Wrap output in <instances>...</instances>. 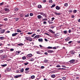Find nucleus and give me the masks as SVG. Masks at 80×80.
<instances>
[{"label":"nucleus","instance_id":"1","mask_svg":"<svg viewBox=\"0 0 80 80\" xmlns=\"http://www.w3.org/2000/svg\"><path fill=\"white\" fill-rule=\"evenodd\" d=\"M25 38L27 40H28L29 42H31V41H32V38L30 37H25Z\"/></svg>","mask_w":80,"mask_h":80},{"label":"nucleus","instance_id":"2","mask_svg":"<svg viewBox=\"0 0 80 80\" xmlns=\"http://www.w3.org/2000/svg\"><path fill=\"white\" fill-rule=\"evenodd\" d=\"M5 32V30L0 28V33H3Z\"/></svg>","mask_w":80,"mask_h":80},{"label":"nucleus","instance_id":"3","mask_svg":"<svg viewBox=\"0 0 80 80\" xmlns=\"http://www.w3.org/2000/svg\"><path fill=\"white\" fill-rule=\"evenodd\" d=\"M21 75H16V76H14V78H19V77H21Z\"/></svg>","mask_w":80,"mask_h":80},{"label":"nucleus","instance_id":"4","mask_svg":"<svg viewBox=\"0 0 80 80\" xmlns=\"http://www.w3.org/2000/svg\"><path fill=\"white\" fill-rule=\"evenodd\" d=\"M5 72H6V71H8V72H10L11 71V68H7L6 70H5Z\"/></svg>","mask_w":80,"mask_h":80},{"label":"nucleus","instance_id":"5","mask_svg":"<svg viewBox=\"0 0 80 80\" xmlns=\"http://www.w3.org/2000/svg\"><path fill=\"white\" fill-rule=\"evenodd\" d=\"M47 52L49 53H53L54 51L53 50H48Z\"/></svg>","mask_w":80,"mask_h":80},{"label":"nucleus","instance_id":"6","mask_svg":"<svg viewBox=\"0 0 80 80\" xmlns=\"http://www.w3.org/2000/svg\"><path fill=\"white\" fill-rule=\"evenodd\" d=\"M75 62V59L71 60L70 61V62L71 63H73Z\"/></svg>","mask_w":80,"mask_h":80},{"label":"nucleus","instance_id":"7","mask_svg":"<svg viewBox=\"0 0 80 80\" xmlns=\"http://www.w3.org/2000/svg\"><path fill=\"white\" fill-rule=\"evenodd\" d=\"M40 37V35H37L35 36V37L34 38V39H36V38H39Z\"/></svg>","mask_w":80,"mask_h":80},{"label":"nucleus","instance_id":"8","mask_svg":"<svg viewBox=\"0 0 80 80\" xmlns=\"http://www.w3.org/2000/svg\"><path fill=\"white\" fill-rule=\"evenodd\" d=\"M4 10H5V12H10V9L7 8H4Z\"/></svg>","mask_w":80,"mask_h":80},{"label":"nucleus","instance_id":"9","mask_svg":"<svg viewBox=\"0 0 80 80\" xmlns=\"http://www.w3.org/2000/svg\"><path fill=\"white\" fill-rule=\"evenodd\" d=\"M70 40V37H68L65 39V40L66 41H69Z\"/></svg>","mask_w":80,"mask_h":80},{"label":"nucleus","instance_id":"10","mask_svg":"<svg viewBox=\"0 0 80 80\" xmlns=\"http://www.w3.org/2000/svg\"><path fill=\"white\" fill-rule=\"evenodd\" d=\"M17 34H18V33H13L12 34V37H15V36H16V35H17Z\"/></svg>","mask_w":80,"mask_h":80},{"label":"nucleus","instance_id":"11","mask_svg":"<svg viewBox=\"0 0 80 80\" xmlns=\"http://www.w3.org/2000/svg\"><path fill=\"white\" fill-rule=\"evenodd\" d=\"M49 32H50L51 33H55V32H54L52 31V30L51 29H49Z\"/></svg>","mask_w":80,"mask_h":80},{"label":"nucleus","instance_id":"12","mask_svg":"<svg viewBox=\"0 0 80 80\" xmlns=\"http://www.w3.org/2000/svg\"><path fill=\"white\" fill-rule=\"evenodd\" d=\"M5 4H6V3L4 2H2V3H0V5L2 6V5H5Z\"/></svg>","mask_w":80,"mask_h":80},{"label":"nucleus","instance_id":"13","mask_svg":"<svg viewBox=\"0 0 80 80\" xmlns=\"http://www.w3.org/2000/svg\"><path fill=\"white\" fill-rule=\"evenodd\" d=\"M5 39V38L3 37H0V40H4Z\"/></svg>","mask_w":80,"mask_h":80},{"label":"nucleus","instance_id":"14","mask_svg":"<svg viewBox=\"0 0 80 80\" xmlns=\"http://www.w3.org/2000/svg\"><path fill=\"white\" fill-rule=\"evenodd\" d=\"M70 53L71 54H72V55H73V54L75 53V52L74 51V50L70 52Z\"/></svg>","mask_w":80,"mask_h":80},{"label":"nucleus","instance_id":"15","mask_svg":"<svg viewBox=\"0 0 80 80\" xmlns=\"http://www.w3.org/2000/svg\"><path fill=\"white\" fill-rule=\"evenodd\" d=\"M27 56L28 57H31L32 56V54H28Z\"/></svg>","mask_w":80,"mask_h":80},{"label":"nucleus","instance_id":"16","mask_svg":"<svg viewBox=\"0 0 80 80\" xmlns=\"http://www.w3.org/2000/svg\"><path fill=\"white\" fill-rule=\"evenodd\" d=\"M40 14H41V15H42L43 16H45V17L46 16L45 14L43 12H42V13L41 12Z\"/></svg>","mask_w":80,"mask_h":80},{"label":"nucleus","instance_id":"17","mask_svg":"<svg viewBox=\"0 0 80 80\" xmlns=\"http://www.w3.org/2000/svg\"><path fill=\"white\" fill-rule=\"evenodd\" d=\"M3 46V44L2 43V42H0V47H2Z\"/></svg>","mask_w":80,"mask_h":80},{"label":"nucleus","instance_id":"18","mask_svg":"<svg viewBox=\"0 0 80 80\" xmlns=\"http://www.w3.org/2000/svg\"><path fill=\"white\" fill-rule=\"evenodd\" d=\"M56 9L57 10H60V7H59L58 6H57L56 8Z\"/></svg>","mask_w":80,"mask_h":80},{"label":"nucleus","instance_id":"19","mask_svg":"<svg viewBox=\"0 0 80 80\" xmlns=\"http://www.w3.org/2000/svg\"><path fill=\"white\" fill-rule=\"evenodd\" d=\"M18 45L19 46H22V45H23V43H20L18 44Z\"/></svg>","mask_w":80,"mask_h":80},{"label":"nucleus","instance_id":"20","mask_svg":"<svg viewBox=\"0 0 80 80\" xmlns=\"http://www.w3.org/2000/svg\"><path fill=\"white\" fill-rule=\"evenodd\" d=\"M47 48H48V49H53V47L49 46Z\"/></svg>","mask_w":80,"mask_h":80},{"label":"nucleus","instance_id":"21","mask_svg":"<svg viewBox=\"0 0 80 80\" xmlns=\"http://www.w3.org/2000/svg\"><path fill=\"white\" fill-rule=\"evenodd\" d=\"M17 32H22V31L20 30L19 29H18L17 30Z\"/></svg>","mask_w":80,"mask_h":80},{"label":"nucleus","instance_id":"22","mask_svg":"<svg viewBox=\"0 0 80 80\" xmlns=\"http://www.w3.org/2000/svg\"><path fill=\"white\" fill-rule=\"evenodd\" d=\"M7 64H3V65H1V66L2 67H6V66H7Z\"/></svg>","mask_w":80,"mask_h":80},{"label":"nucleus","instance_id":"23","mask_svg":"<svg viewBox=\"0 0 80 80\" xmlns=\"http://www.w3.org/2000/svg\"><path fill=\"white\" fill-rule=\"evenodd\" d=\"M25 17H29V13H28L26 15H25Z\"/></svg>","mask_w":80,"mask_h":80},{"label":"nucleus","instance_id":"24","mask_svg":"<svg viewBox=\"0 0 80 80\" xmlns=\"http://www.w3.org/2000/svg\"><path fill=\"white\" fill-rule=\"evenodd\" d=\"M48 62V60L47 59H45L44 61V63H47Z\"/></svg>","mask_w":80,"mask_h":80},{"label":"nucleus","instance_id":"25","mask_svg":"<svg viewBox=\"0 0 80 80\" xmlns=\"http://www.w3.org/2000/svg\"><path fill=\"white\" fill-rule=\"evenodd\" d=\"M23 71H24V69H23V68H22L20 70V72H23Z\"/></svg>","mask_w":80,"mask_h":80},{"label":"nucleus","instance_id":"26","mask_svg":"<svg viewBox=\"0 0 80 80\" xmlns=\"http://www.w3.org/2000/svg\"><path fill=\"white\" fill-rule=\"evenodd\" d=\"M55 7V4H54L52 6L51 8H53V7Z\"/></svg>","mask_w":80,"mask_h":80},{"label":"nucleus","instance_id":"27","mask_svg":"<svg viewBox=\"0 0 80 80\" xmlns=\"http://www.w3.org/2000/svg\"><path fill=\"white\" fill-rule=\"evenodd\" d=\"M26 58L25 56H23L22 57V60H25L26 59Z\"/></svg>","mask_w":80,"mask_h":80},{"label":"nucleus","instance_id":"28","mask_svg":"<svg viewBox=\"0 0 80 80\" xmlns=\"http://www.w3.org/2000/svg\"><path fill=\"white\" fill-rule=\"evenodd\" d=\"M55 15H60V13H57V12H55Z\"/></svg>","mask_w":80,"mask_h":80},{"label":"nucleus","instance_id":"29","mask_svg":"<svg viewBox=\"0 0 80 80\" xmlns=\"http://www.w3.org/2000/svg\"><path fill=\"white\" fill-rule=\"evenodd\" d=\"M55 77V75L54 74L51 75V77H52V78H54V77Z\"/></svg>","mask_w":80,"mask_h":80},{"label":"nucleus","instance_id":"30","mask_svg":"<svg viewBox=\"0 0 80 80\" xmlns=\"http://www.w3.org/2000/svg\"><path fill=\"white\" fill-rule=\"evenodd\" d=\"M4 52V50H0V53H3Z\"/></svg>","mask_w":80,"mask_h":80},{"label":"nucleus","instance_id":"31","mask_svg":"<svg viewBox=\"0 0 80 80\" xmlns=\"http://www.w3.org/2000/svg\"><path fill=\"white\" fill-rule=\"evenodd\" d=\"M47 18H46L43 19L42 20V21H47Z\"/></svg>","mask_w":80,"mask_h":80},{"label":"nucleus","instance_id":"32","mask_svg":"<svg viewBox=\"0 0 80 80\" xmlns=\"http://www.w3.org/2000/svg\"><path fill=\"white\" fill-rule=\"evenodd\" d=\"M31 78H32V79L34 78H35V76L33 75V76H31Z\"/></svg>","mask_w":80,"mask_h":80},{"label":"nucleus","instance_id":"33","mask_svg":"<svg viewBox=\"0 0 80 80\" xmlns=\"http://www.w3.org/2000/svg\"><path fill=\"white\" fill-rule=\"evenodd\" d=\"M67 32H68L67 31H63L64 33H65V34H66V33H67Z\"/></svg>","mask_w":80,"mask_h":80},{"label":"nucleus","instance_id":"34","mask_svg":"<svg viewBox=\"0 0 80 80\" xmlns=\"http://www.w3.org/2000/svg\"><path fill=\"white\" fill-rule=\"evenodd\" d=\"M29 63H28V62H27L24 63V64L25 65H28V64Z\"/></svg>","mask_w":80,"mask_h":80},{"label":"nucleus","instance_id":"35","mask_svg":"<svg viewBox=\"0 0 80 80\" xmlns=\"http://www.w3.org/2000/svg\"><path fill=\"white\" fill-rule=\"evenodd\" d=\"M64 5L65 7H67V6H68V4L67 3H65L64 4Z\"/></svg>","mask_w":80,"mask_h":80},{"label":"nucleus","instance_id":"36","mask_svg":"<svg viewBox=\"0 0 80 80\" xmlns=\"http://www.w3.org/2000/svg\"><path fill=\"white\" fill-rule=\"evenodd\" d=\"M62 79H63V80H66L67 78L65 77H63L62 78Z\"/></svg>","mask_w":80,"mask_h":80},{"label":"nucleus","instance_id":"37","mask_svg":"<svg viewBox=\"0 0 80 80\" xmlns=\"http://www.w3.org/2000/svg\"><path fill=\"white\" fill-rule=\"evenodd\" d=\"M29 68H26L25 69V70L26 71H27V70H29Z\"/></svg>","mask_w":80,"mask_h":80},{"label":"nucleus","instance_id":"38","mask_svg":"<svg viewBox=\"0 0 80 80\" xmlns=\"http://www.w3.org/2000/svg\"><path fill=\"white\" fill-rule=\"evenodd\" d=\"M77 11L76 10H73V12L74 13H77Z\"/></svg>","mask_w":80,"mask_h":80},{"label":"nucleus","instance_id":"39","mask_svg":"<svg viewBox=\"0 0 80 80\" xmlns=\"http://www.w3.org/2000/svg\"><path fill=\"white\" fill-rule=\"evenodd\" d=\"M40 48H44L45 47L42 46L41 45H40Z\"/></svg>","mask_w":80,"mask_h":80},{"label":"nucleus","instance_id":"40","mask_svg":"<svg viewBox=\"0 0 80 80\" xmlns=\"http://www.w3.org/2000/svg\"><path fill=\"white\" fill-rule=\"evenodd\" d=\"M0 13H2V14H3V13H4V12H3V11H0Z\"/></svg>","mask_w":80,"mask_h":80},{"label":"nucleus","instance_id":"41","mask_svg":"<svg viewBox=\"0 0 80 80\" xmlns=\"http://www.w3.org/2000/svg\"><path fill=\"white\" fill-rule=\"evenodd\" d=\"M56 67L58 68H59L61 67V66L60 65H57Z\"/></svg>","mask_w":80,"mask_h":80},{"label":"nucleus","instance_id":"42","mask_svg":"<svg viewBox=\"0 0 80 80\" xmlns=\"http://www.w3.org/2000/svg\"><path fill=\"white\" fill-rule=\"evenodd\" d=\"M30 60H31V62H33V61L34 60V59L33 58H31V59H30Z\"/></svg>","mask_w":80,"mask_h":80},{"label":"nucleus","instance_id":"43","mask_svg":"<svg viewBox=\"0 0 80 80\" xmlns=\"http://www.w3.org/2000/svg\"><path fill=\"white\" fill-rule=\"evenodd\" d=\"M52 0H50L49 1V3H52Z\"/></svg>","mask_w":80,"mask_h":80},{"label":"nucleus","instance_id":"44","mask_svg":"<svg viewBox=\"0 0 80 80\" xmlns=\"http://www.w3.org/2000/svg\"><path fill=\"white\" fill-rule=\"evenodd\" d=\"M10 50L11 52H12V51H14V49H13L12 48L10 49Z\"/></svg>","mask_w":80,"mask_h":80},{"label":"nucleus","instance_id":"45","mask_svg":"<svg viewBox=\"0 0 80 80\" xmlns=\"http://www.w3.org/2000/svg\"><path fill=\"white\" fill-rule=\"evenodd\" d=\"M28 35H31L32 34V32H29L28 33Z\"/></svg>","mask_w":80,"mask_h":80},{"label":"nucleus","instance_id":"46","mask_svg":"<svg viewBox=\"0 0 80 80\" xmlns=\"http://www.w3.org/2000/svg\"><path fill=\"white\" fill-rule=\"evenodd\" d=\"M36 35V34L35 33L33 34L32 35V37H34V36H35V35Z\"/></svg>","mask_w":80,"mask_h":80},{"label":"nucleus","instance_id":"47","mask_svg":"<svg viewBox=\"0 0 80 80\" xmlns=\"http://www.w3.org/2000/svg\"><path fill=\"white\" fill-rule=\"evenodd\" d=\"M6 57V56H2V58H5Z\"/></svg>","mask_w":80,"mask_h":80},{"label":"nucleus","instance_id":"48","mask_svg":"<svg viewBox=\"0 0 80 80\" xmlns=\"http://www.w3.org/2000/svg\"><path fill=\"white\" fill-rule=\"evenodd\" d=\"M19 19L18 18H15V20H16V21H18V20H19Z\"/></svg>","mask_w":80,"mask_h":80},{"label":"nucleus","instance_id":"49","mask_svg":"<svg viewBox=\"0 0 80 80\" xmlns=\"http://www.w3.org/2000/svg\"><path fill=\"white\" fill-rule=\"evenodd\" d=\"M40 42H41L42 43V42H43V39L41 38L40 39Z\"/></svg>","mask_w":80,"mask_h":80},{"label":"nucleus","instance_id":"50","mask_svg":"<svg viewBox=\"0 0 80 80\" xmlns=\"http://www.w3.org/2000/svg\"><path fill=\"white\" fill-rule=\"evenodd\" d=\"M73 42L72 41H69L68 42V43L69 44H70V43H72V42Z\"/></svg>","mask_w":80,"mask_h":80},{"label":"nucleus","instance_id":"51","mask_svg":"<svg viewBox=\"0 0 80 80\" xmlns=\"http://www.w3.org/2000/svg\"><path fill=\"white\" fill-rule=\"evenodd\" d=\"M17 53H20V52H21V51H16V53H17Z\"/></svg>","mask_w":80,"mask_h":80},{"label":"nucleus","instance_id":"52","mask_svg":"<svg viewBox=\"0 0 80 80\" xmlns=\"http://www.w3.org/2000/svg\"><path fill=\"white\" fill-rule=\"evenodd\" d=\"M71 32H72V30L70 29L68 31V33H71Z\"/></svg>","mask_w":80,"mask_h":80},{"label":"nucleus","instance_id":"53","mask_svg":"<svg viewBox=\"0 0 80 80\" xmlns=\"http://www.w3.org/2000/svg\"><path fill=\"white\" fill-rule=\"evenodd\" d=\"M15 10L16 11H18V8H17L15 9Z\"/></svg>","mask_w":80,"mask_h":80},{"label":"nucleus","instance_id":"54","mask_svg":"<svg viewBox=\"0 0 80 80\" xmlns=\"http://www.w3.org/2000/svg\"><path fill=\"white\" fill-rule=\"evenodd\" d=\"M51 19H52V20L51 21H53V20H54V19H55V18H54V17H53V18H52Z\"/></svg>","mask_w":80,"mask_h":80},{"label":"nucleus","instance_id":"55","mask_svg":"<svg viewBox=\"0 0 80 80\" xmlns=\"http://www.w3.org/2000/svg\"><path fill=\"white\" fill-rule=\"evenodd\" d=\"M33 13H30V16H33Z\"/></svg>","mask_w":80,"mask_h":80},{"label":"nucleus","instance_id":"56","mask_svg":"<svg viewBox=\"0 0 80 80\" xmlns=\"http://www.w3.org/2000/svg\"><path fill=\"white\" fill-rule=\"evenodd\" d=\"M62 67H63V68H67V67H66V66H65L62 65Z\"/></svg>","mask_w":80,"mask_h":80},{"label":"nucleus","instance_id":"57","mask_svg":"<svg viewBox=\"0 0 80 80\" xmlns=\"http://www.w3.org/2000/svg\"><path fill=\"white\" fill-rule=\"evenodd\" d=\"M48 22H49V24H52V23H53V22H49V21H48Z\"/></svg>","mask_w":80,"mask_h":80},{"label":"nucleus","instance_id":"58","mask_svg":"<svg viewBox=\"0 0 80 80\" xmlns=\"http://www.w3.org/2000/svg\"><path fill=\"white\" fill-rule=\"evenodd\" d=\"M38 18L39 19H40V15H38Z\"/></svg>","mask_w":80,"mask_h":80},{"label":"nucleus","instance_id":"59","mask_svg":"<svg viewBox=\"0 0 80 80\" xmlns=\"http://www.w3.org/2000/svg\"><path fill=\"white\" fill-rule=\"evenodd\" d=\"M3 20H4L5 21H7V20H8V19L7 18L4 19Z\"/></svg>","mask_w":80,"mask_h":80},{"label":"nucleus","instance_id":"60","mask_svg":"<svg viewBox=\"0 0 80 80\" xmlns=\"http://www.w3.org/2000/svg\"><path fill=\"white\" fill-rule=\"evenodd\" d=\"M37 53H38V54H40V52L39 51H37Z\"/></svg>","mask_w":80,"mask_h":80},{"label":"nucleus","instance_id":"61","mask_svg":"<svg viewBox=\"0 0 80 80\" xmlns=\"http://www.w3.org/2000/svg\"><path fill=\"white\" fill-rule=\"evenodd\" d=\"M69 13H72V10H69Z\"/></svg>","mask_w":80,"mask_h":80},{"label":"nucleus","instance_id":"62","mask_svg":"<svg viewBox=\"0 0 80 80\" xmlns=\"http://www.w3.org/2000/svg\"><path fill=\"white\" fill-rule=\"evenodd\" d=\"M45 68V67L43 66H42L41 67V68H42V69H43V68Z\"/></svg>","mask_w":80,"mask_h":80},{"label":"nucleus","instance_id":"63","mask_svg":"<svg viewBox=\"0 0 80 80\" xmlns=\"http://www.w3.org/2000/svg\"><path fill=\"white\" fill-rule=\"evenodd\" d=\"M38 8H40V5H39L38 6Z\"/></svg>","mask_w":80,"mask_h":80},{"label":"nucleus","instance_id":"64","mask_svg":"<svg viewBox=\"0 0 80 80\" xmlns=\"http://www.w3.org/2000/svg\"><path fill=\"white\" fill-rule=\"evenodd\" d=\"M43 24H46L47 23V22H46V21H44L43 22Z\"/></svg>","mask_w":80,"mask_h":80}]
</instances>
